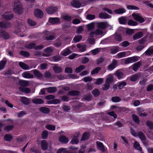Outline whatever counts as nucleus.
<instances>
[{
  "label": "nucleus",
  "mask_w": 153,
  "mask_h": 153,
  "mask_svg": "<svg viewBox=\"0 0 153 153\" xmlns=\"http://www.w3.org/2000/svg\"><path fill=\"white\" fill-rule=\"evenodd\" d=\"M14 4V7L13 8V10L16 13L18 14H21L23 12L22 6L20 1L18 0L15 1Z\"/></svg>",
  "instance_id": "1"
},
{
  "label": "nucleus",
  "mask_w": 153,
  "mask_h": 153,
  "mask_svg": "<svg viewBox=\"0 0 153 153\" xmlns=\"http://www.w3.org/2000/svg\"><path fill=\"white\" fill-rule=\"evenodd\" d=\"M105 33L102 30L98 28L96 29L95 31L90 32L89 35L91 37H93L94 35H100L102 36L104 35Z\"/></svg>",
  "instance_id": "2"
},
{
  "label": "nucleus",
  "mask_w": 153,
  "mask_h": 153,
  "mask_svg": "<svg viewBox=\"0 0 153 153\" xmlns=\"http://www.w3.org/2000/svg\"><path fill=\"white\" fill-rule=\"evenodd\" d=\"M44 33L47 40H53L55 39V35L54 33L46 31H45Z\"/></svg>",
  "instance_id": "3"
},
{
  "label": "nucleus",
  "mask_w": 153,
  "mask_h": 153,
  "mask_svg": "<svg viewBox=\"0 0 153 153\" xmlns=\"http://www.w3.org/2000/svg\"><path fill=\"white\" fill-rule=\"evenodd\" d=\"M132 16L135 20L139 22L140 23H143L145 21L144 18L137 13H133Z\"/></svg>",
  "instance_id": "4"
},
{
  "label": "nucleus",
  "mask_w": 153,
  "mask_h": 153,
  "mask_svg": "<svg viewBox=\"0 0 153 153\" xmlns=\"http://www.w3.org/2000/svg\"><path fill=\"white\" fill-rule=\"evenodd\" d=\"M138 60V57L137 56H134L129 57L125 59V63L126 64H128L131 63H133L137 61Z\"/></svg>",
  "instance_id": "5"
},
{
  "label": "nucleus",
  "mask_w": 153,
  "mask_h": 153,
  "mask_svg": "<svg viewBox=\"0 0 153 153\" xmlns=\"http://www.w3.org/2000/svg\"><path fill=\"white\" fill-rule=\"evenodd\" d=\"M57 9L56 7L51 6L47 8L46 11L48 14H52L56 12L57 11Z\"/></svg>",
  "instance_id": "6"
},
{
  "label": "nucleus",
  "mask_w": 153,
  "mask_h": 153,
  "mask_svg": "<svg viewBox=\"0 0 153 153\" xmlns=\"http://www.w3.org/2000/svg\"><path fill=\"white\" fill-rule=\"evenodd\" d=\"M33 102L36 105H40L43 104L44 102V101L41 99L34 98L32 99Z\"/></svg>",
  "instance_id": "7"
},
{
  "label": "nucleus",
  "mask_w": 153,
  "mask_h": 153,
  "mask_svg": "<svg viewBox=\"0 0 153 153\" xmlns=\"http://www.w3.org/2000/svg\"><path fill=\"white\" fill-rule=\"evenodd\" d=\"M34 15L37 17L41 18L43 15V13L41 10L37 9L34 11Z\"/></svg>",
  "instance_id": "8"
},
{
  "label": "nucleus",
  "mask_w": 153,
  "mask_h": 153,
  "mask_svg": "<svg viewBox=\"0 0 153 153\" xmlns=\"http://www.w3.org/2000/svg\"><path fill=\"white\" fill-rule=\"evenodd\" d=\"M35 76L38 78H42L43 76L42 74L38 70L35 69L32 71Z\"/></svg>",
  "instance_id": "9"
},
{
  "label": "nucleus",
  "mask_w": 153,
  "mask_h": 153,
  "mask_svg": "<svg viewBox=\"0 0 153 153\" xmlns=\"http://www.w3.org/2000/svg\"><path fill=\"white\" fill-rule=\"evenodd\" d=\"M41 146L42 149L45 151L48 149V144L46 140H43L41 141Z\"/></svg>",
  "instance_id": "10"
},
{
  "label": "nucleus",
  "mask_w": 153,
  "mask_h": 153,
  "mask_svg": "<svg viewBox=\"0 0 153 153\" xmlns=\"http://www.w3.org/2000/svg\"><path fill=\"white\" fill-rule=\"evenodd\" d=\"M52 67L53 70L55 73H59L62 71V69L61 67L58 66L56 64L54 65Z\"/></svg>",
  "instance_id": "11"
},
{
  "label": "nucleus",
  "mask_w": 153,
  "mask_h": 153,
  "mask_svg": "<svg viewBox=\"0 0 153 153\" xmlns=\"http://www.w3.org/2000/svg\"><path fill=\"white\" fill-rule=\"evenodd\" d=\"M117 64V61L115 59H114L113 60L112 63L109 65L108 67V69L110 70H112L115 68Z\"/></svg>",
  "instance_id": "12"
},
{
  "label": "nucleus",
  "mask_w": 153,
  "mask_h": 153,
  "mask_svg": "<svg viewBox=\"0 0 153 153\" xmlns=\"http://www.w3.org/2000/svg\"><path fill=\"white\" fill-rule=\"evenodd\" d=\"M22 76L25 78L30 79L34 78L33 75L27 71L24 72L22 74Z\"/></svg>",
  "instance_id": "13"
},
{
  "label": "nucleus",
  "mask_w": 153,
  "mask_h": 153,
  "mask_svg": "<svg viewBox=\"0 0 153 153\" xmlns=\"http://www.w3.org/2000/svg\"><path fill=\"white\" fill-rule=\"evenodd\" d=\"M49 21L51 24H54L59 23L60 22V19L58 18H50Z\"/></svg>",
  "instance_id": "14"
},
{
  "label": "nucleus",
  "mask_w": 153,
  "mask_h": 153,
  "mask_svg": "<svg viewBox=\"0 0 153 153\" xmlns=\"http://www.w3.org/2000/svg\"><path fill=\"white\" fill-rule=\"evenodd\" d=\"M143 36V33L142 32H139L136 33L133 35V39L134 40H136L142 37Z\"/></svg>",
  "instance_id": "15"
},
{
  "label": "nucleus",
  "mask_w": 153,
  "mask_h": 153,
  "mask_svg": "<svg viewBox=\"0 0 153 153\" xmlns=\"http://www.w3.org/2000/svg\"><path fill=\"white\" fill-rule=\"evenodd\" d=\"M11 24L7 22H0V27L3 28H6L10 27Z\"/></svg>",
  "instance_id": "16"
},
{
  "label": "nucleus",
  "mask_w": 153,
  "mask_h": 153,
  "mask_svg": "<svg viewBox=\"0 0 153 153\" xmlns=\"http://www.w3.org/2000/svg\"><path fill=\"white\" fill-rule=\"evenodd\" d=\"M19 83L20 85L23 87L28 86L30 84L29 81L22 80H20Z\"/></svg>",
  "instance_id": "17"
},
{
  "label": "nucleus",
  "mask_w": 153,
  "mask_h": 153,
  "mask_svg": "<svg viewBox=\"0 0 153 153\" xmlns=\"http://www.w3.org/2000/svg\"><path fill=\"white\" fill-rule=\"evenodd\" d=\"M59 141L63 143H66L68 141V139L65 136L61 135L59 138Z\"/></svg>",
  "instance_id": "18"
},
{
  "label": "nucleus",
  "mask_w": 153,
  "mask_h": 153,
  "mask_svg": "<svg viewBox=\"0 0 153 153\" xmlns=\"http://www.w3.org/2000/svg\"><path fill=\"white\" fill-rule=\"evenodd\" d=\"M8 34L5 31H2L0 32V37L3 38L5 39H8L9 38Z\"/></svg>",
  "instance_id": "19"
},
{
  "label": "nucleus",
  "mask_w": 153,
  "mask_h": 153,
  "mask_svg": "<svg viewBox=\"0 0 153 153\" xmlns=\"http://www.w3.org/2000/svg\"><path fill=\"white\" fill-rule=\"evenodd\" d=\"M30 99L27 97H22L20 101L23 104L26 105H28L30 103Z\"/></svg>",
  "instance_id": "20"
},
{
  "label": "nucleus",
  "mask_w": 153,
  "mask_h": 153,
  "mask_svg": "<svg viewBox=\"0 0 153 153\" xmlns=\"http://www.w3.org/2000/svg\"><path fill=\"white\" fill-rule=\"evenodd\" d=\"M71 4L73 7H79L81 5V3L78 1L74 0L71 2Z\"/></svg>",
  "instance_id": "21"
},
{
  "label": "nucleus",
  "mask_w": 153,
  "mask_h": 153,
  "mask_svg": "<svg viewBox=\"0 0 153 153\" xmlns=\"http://www.w3.org/2000/svg\"><path fill=\"white\" fill-rule=\"evenodd\" d=\"M39 110L40 111L45 114H48L50 111V110L49 108L45 107H40L39 108Z\"/></svg>",
  "instance_id": "22"
},
{
  "label": "nucleus",
  "mask_w": 153,
  "mask_h": 153,
  "mask_svg": "<svg viewBox=\"0 0 153 153\" xmlns=\"http://www.w3.org/2000/svg\"><path fill=\"white\" fill-rule=\"evenodd\" d=\"M80 92L76 90H72L69 91L68 92V94L71 96H77L79 95Z\"/></svg>",
  "instance_id": "23"
},
{
  "label": "nucleus",
  "mask_w": 153,
  "mask_h": 153,
  "mask_svg": "<svg viewBox=\"0 0 153 153\" xmlns=\"http://www.w3.org/2000/svg\"><path fill=\"white\" fill-rule=\"evenodd\" d=\"M2 16L6 20L11 19L13 17V15L12 14H8L7 13H5Z\"/></svg>",
  "instance_id": "24"
},
{
  "label": "nucleus",
  "mask_w": 153,
  "mask_h": 153,
  "mask_svg": "<svg viewBox=\"0 0 153 153\" xmlns=\"http://www.w3.org/2000/svg\"><path fill=\"white\" fill-rule=\"evenodd\" d=\"M97 27L100 29H104L106 27V24L104 22L98 23L97 24Z\"/></svg>",
  "instance_id": "25"
},
{
  "label": "nucleus",
  "mask_w": 153,
  "mask_h": 153,
  "mask_svg": "<svg viewBox=\"0 0 153 153\" xmlns=\"http://www.w3.org/2000/svg\"><path fill=\"white\" fill-rule=\"evenodd\" d=\"M77 48L79 49L81 52H83L86 50V45H81L78 44L77 45Z\"/></svg>",
  "instance_id": "26"
},
{
  "label": "nucleus",
  "mask_w": 153,
  "mask_h": 153,
  "mask_svg": "<svg viewBox=\"0 0 153 153\" xmlns=\"http://www.w3.org/2000/svg\"><path fill=\"white\" fill-rule=\"evenodd\" d=\"M106 82L110 84L114 82V78L113 76L111 75H109L108 77L106 79Z\"/></svg>",
  "instance_id": "27"
},
{
  "label": "nucleus",
  "mask_w": 153,
  "mask_h": 153,
  "mask_svg": "<svg viewBox=\"0 0 153 153\" xmlns=\"http://www.w3.org/2000/svg\"><path fill=\"white\" fill-rule=\"evenodd\" d=\"M141 65L140 62H138L134 63L133 66L132 68L133 70L135 71H136L140 67Z\"/></svg>",
  "instance_id": "28"
},
{
  "label": "nucleus",
  "mask_w": 153,
  "mask_h": 153,
  "mask_svg": "<svg viewBox=\"0 0 153 153\" xmlns=\"http://www.w3.org/2000/svg\"><path fill=\"white\" fill-rule=\"evenodd\" d=\"M114 11L116 14H120L125 13L126 11L124 8H122L115 10Z\"/></svg>",
  "instance_id": "29"
},
{
  "label": "nucleus",
  "mask_w": 153,
  "mask_h": 153,
  "mask_svg": "<svg viewBox=\"0 0 153 153\" xmlns=\"http://www.w3.org/2000/svg\"><path fill=\"white\" fill-rule=\"evenodd\" d=\"M96 143L98 148L99 150L102 151V152L105 151L104 145L102 143L97 141Z\"/></svg>",
  "instance_id": "30"
},
{
  "label": "nucleus",
  "mask_w": 153,
  "mask_h": 153,
  "mask_svg": "<svg viewBox=\"0 0 153 153\" xmlns=\"http://www.w3.org/2000/svg\"><path fill=\"white\" fill-rule=\"evenodd\" d=\"M19 89L20 91L27 94L30 93L31 91L30 89L28 88H23L19 87Z\"/></svg>",
  "instance_id": "31"
},
{
  "label": "nucleus",
  "mask_w": 153,
  "mask_h": 153,
  "mask_svg": "<svg viewBox=\"0 0 153 153\" xmlns=\"http://www.w3.org/2000/svg\"><path fill=\"white\" fill-rule=\"evenodd\" d=\"M46 89L48 92L50 93H54L57 91L56 88L55 87L47 88Z\"/></svg>",
  "instance_id": "32"
},
{
  "label": "nucleus",
  "mask_w": 153,
  "mask_h": 153,
  "mask_svg": "<svg viewBox=\"0 0 153 153\" xmlns=\"http://www.w3.org/2000/svg\"><path fill=\"white\" fill-rule=\"evenodd\" d=\"M119 21L120 24H126L127 23V19L126 17L122 16L119 18Z\"/></svg>",
  "instance_id": "33"
},
{
  "label": "nucleus",
  "mask_w": 153,
  "mask_h": 153,
  "mask_svg": "<svg viewBox=\"0 0 153 153\" xmlns=\"http://www.w3.org/2000/svg\"><path fill=\"white\" fill-rule=\"evenodd\" d=\"M99 17L101 19H107L109 18V15L106 13H101L99 14Z\"/></svg>",
  "instance_id": "34"
},
{
  "label": "nucleus",
  "mask_w": 153,
  "mask_h": 153,
  "mask_svg": "<svg viewBox=\"0 0 153 153\" xmlns=\"http://www.w3.org/2000/svg\"><path fill=\"white\" fill-rule=\"evenodd\" d=\"M19 65L23 69L27 70L29 69V66L22 62H20L19 63Z\"/></svg>",
  "instance_id": "35"
},
{
  "label": "nucleus",
  "mask_w": 153,
  "mask_h": 153,
  "mask_svg": "<svg viewBox=\"0 0 153 153\" xmlns=\"http://www.w3.org/2000/svg\"><path fill=\"white\" fill-rule=\"evenodd\" d=\"M89 137L88 133L85 132L83 134L81 139V141H84L88 140Z\"/></svg>",
  "instance_id": "36"
},
{
  "label": "nucleus",
  "mask_w": 153,
  "mask_h": 153,
  "mask_svg": "<svg viewBox=\"0 0 153 153\" xmlns=\"http://www.w3.org/2000/svg\"><path fill=\"white\" fill-rule=\"evenodd\" d=\"M120 48L118 46H114L113 47L110 49V51L112 54L116 53H117L119 50Z\"/></svg>",
  "instance_id": "37"
},
{
  "label": "nucleus",
  "mask_w": 153,
  "mask_h": 153,
  "mask_svg": "<svg viewBox=\"0 0 153 153\" xmlns=\"http://www.w3.org/2000/svg\"><path fill=\"white\" fill-rule=\"evenodd\" d=\"M147 56H150L153 54V49L149 48L144 53Z\"/></svg>",
  "instance_id": "38"
},
{
  "label": "nucleus",
  "mask_w": 153,
  "mask_h": 153,
  "mask_svg": "<svg viewBox=\"0 0 153 153\" xmlns=\"http://www.w3.org/2000/svg\"><path fill=\"white\" fill-rule=\"evenodd\" d=\"M13 138L11 134H6L4 136V139L8 141H11Z\"/></svg>",
  "instance_id": "39"
},
{
  "label": "nucleus",
  "mask_w": 153,
  "mask_h": 153,
  "mask_svg": "<svg viewBox=\"0 0 153 153\" xmlns=\"http://www.w3.org/2000/svg\"><path fill=\"white\" fill-rule=\"evenodd\" d=\"M132 118L134 122L136 123L139 124L140 123V120L139 117L136 115L134 114L132 115Z\"/></svg>",
  "instance_id": "40"
},
{
  "label": "nucleus",
  "mask_w": 153,
  "mask_h": 153,
  "mask_svg": "<svg viewBox=\"0 0 153 153\" xmlns=\"http://www.w3.org/2000/svg\"><path fill=\"white\" fill-rule=\"evenodd\" d=\"M82 37L80 35H75L73 39V40L75 42H79L82 39Z\"/></svg>",
  "instance_id": "41"
},
{
  "label": "nucleus",
  "mask_w": 153,
  "mask_h": 153,
  "mask_svg": "<svg viewBox=\"0 0 153 153\" xmlns=\"http://www.w3.org/2000/svg\"><path fill=\"white\" fill-rule=\"evenodd\" d=\"M87 30L88 31H90L94 28V23H91L87 25Z\"/></svg>",
  "instance_id": "42"
},
{
  "label": "nucleus",
  "mask_w": 153,
  "mask_h": 153,
  "mask_svg": "<svg viewBox=\"0 0 153 153\" xmlns=\"http://www.w3.org/2000/svg\"><path fill=\"white\" fill-rule=\"evenodd\" d=\"M92 96L91 94L85 95L83 96V98L86 100L90 101L91 100Z\"/></svg>",
  "instance_id": "43"
},
{
  "label": "nucleus",
  "mask_w": 153,
  "mask_h": 153,
  "mask_svg": "<svg viewBox=\"0 0 153 153\" xmlns=\"http://www.w3.org/2000/svg\"><path fill=\"white\" fill-rule=\"evenodd\" d=\"M142 140L145 141L146 140V137L145 134L142 132L140 131L137 135Z\"/></svg>",
  "instance_id": "44"
},
{
  "label": "nucleus",
  "mask_w": 153,
  "mask_h": 153,
  "mask_svg": "<svg viewBox=\"0 0 153 153\" xmlns=\"http://www.w3.org/2000/svg\"><path fill=\"white\" fill-rule=\"evenodd\" d=\"M46 128L50 131H54L56 127L55 125L48 124L46 125Z\"/></svg>",
  "instance_id": "45"
},
{
  "label": "nucleus",
  "mask_w": 153,
  "mask_h": 153,
  "mask_svg": "<svg viewBox=\"0 0 153 153\" xmlns=\"http://www.w3.org/2000/svg\"><path fill=\"white\" fill-rule=\"evenodd\" d=\"M115 75L119 79L122 78L123 76V73L119 70H118L116 72Z\"/></svg>",
  "instance_id": "46"
},
{
  "label": "nucleus",
  "mask_w": 153,
  "mask_h": 153,
  "mask_svg": "<svg viewBox=\"0 0 153 153\" xmlns=\"http://www.w3.org/2000/svg\"><path fill=\"white\" fill-rule=\"evenodd\" d=\"M101 68L100 67H97L95 69H93L91 72V75H94L97 74L99 71L101 69Z\"/></svg>",
  "instance_id": "47"
},
{
  "label": "nucleus",
  "mask_w": 153,
  "mask_h": 153,
  "mask_svg": "<svg viewBox=\"0 0 153 153\" xmlns=\"http://www.w3.org/2000/svg\"><path fill=\"white\" fill-rule=\"evenodd\" d=\"M92 93L95 97H97L99 95L100 92L98 89H95L92 91Z\"/></svg>",
  "instance_id": "48"
},
{
  "label": "nucleus",
  "mask_w": 153,
  "mask_h": 153,
  "mask_svg": "<svg viewBox=\"0 0 153 153\" xmlns=\"http://www.w3.org/2000/svg\"><path fill=\"white\" fill-rule=\"evenodd\" d=\"M85 69V66L83 65H81L78 67L76 68L75 70V71L76 73H79L83 70Z\"/></svg>",
  "instance_id": "49"
},
{
  "label": "nucleus",
  "mask_w": 153,
  "mask_h": 153,
  "mask_svg": "<svg viewBox=\"0 0 153 153\" xmlns=\"http://www.w3.org/2000/svg\"><path fill=\"white\" fill-rule=\"evenodd\" d=\"M114 39L119 42H121L122 41V38L120 35L117 34H114Z\"/></svg>",
  "instance_id": "50"
},
{
  "label": "nucleus",
  "mask_w": 153,
  "mask_h": 153,
  "mask_svg": "<svg viewBox=\"0 0 153 153\" xmlns=\"http://www.w3.org/2000/svg\"><path fill=\"white\" fill-rule=\"evenodd\" d=\"M48 132L47 130L43 131L42 133V137L43 139H46L48 138Z\"/></svg>",
  "instance_id": "51"
},
{
  "label": "nucleus",
  "mask_w": 153,
  "mask_h": 153,
  "mask_svg": "<svg viewBox=\"0 0 153 153\" xmlns=\"http://www.w3.org/2000/svg\"><path fill=\"white\" fill-rule=\"evenodd\" d=\"M121 100V98L117 96L114 97H112L111 100L114 102H120Z\"/></svg>",
  "instance_id": "52"
},
{
  "label": "nucleus",
  "mask_w": 153,
  "mask_h": 153,
  "mask_svg": "<svg viewBox=\"0 0 153 153\" xmlns=\"http://www.w3.org/2000/svg\"><path fill=\"white\" fill-rule=\"evenodd\" d=\"M139 75L137 74L132 76L130 78V80L131 81L135 82L139 78Z\"/></svg>",
  "instance_id": "53"
},
{
  "label": "nucleus",
  "mask_w": 153,
  "mask_h": 153,
  "mask_svg": "<svg viewBox=\"0 0 153 153\" xmlns=\"http://www.w3.org/2000/svg\"><path fill=\"white\" fill-rule=\"evenodd\" d=\"M19 53L23 56L26 57H29L30 56V54L28 52L23 51H21Z\"/></svg>",
  "instance_id": "54"
},
{
  "label": "nucleus",
  "mask_w": 153,
  "mask_h": 153,
  "mask_svg": "<svg viewBox=\"0 0 153 153\" xmlns=\"http://www.w3.org/2000/svg\"><path fill=\"white\" fill-rule=\"evenodd\" d=\"M36 45V44L35 43H32L29 44L28 45H26L25 47L29 49H32L33 48H35V46Z\"/></svg>",
  "instance_id": "55"
},
{
  "label": "nucleus",
  "mask_w": 153,
  "mask_h": 153,
  "mask_svg": "<svg viewBox=\"0 0 153 153\" xmlns=\"http://www.w3.org/2000/svg\"><path fill=\"white\" fill-rule=\"evenodd\" d=\"M79 140L75 136L73 137V138L71 141V143L73 144H77Z\"/></svg>",
  "instance_id": "56"
},
{
  "label": "nucleus",
  "mask_w": 153,
  "mask_h": 153,
  "mask_svg": "<svg viewBox=\"0 0 153 153\" xmlns=\"http://www.w3.org/2000/svg\"><path fill=\"white\" fill-rule=\"evenodd\" d=\"M69 152L67 151L66 149L61 148L59 149L57 152V153H69Z\"/></svg>",
  "instance_id": "57"
},
{
  "label": "nucleus",
  "mask_w": 153,
  "mask_h": 153,
  "mask_svg": "<svg viewBox=\"0 0 153 153\" xmlns=\"http://www.w3.org/2000/svg\"><path fill=\"white\" fill-rule=\"evenodd\" d=\"M71 53V51L68 48H67L62 53V55L64 56H66L69 54Z\"/></svg>",
  "instance_id": "58"
},
{
  "label": "nucleus",
  "mask_w": 153,
  "mask_h": 153,
  "mask_svg": "<svg viewBox=\"0 0 153 153\" xmlns=\"http://www.w3.org/2000/svg\"><path fill=\"white\" fill-rule=\"evenodd\" d=\"M127 8L129 10H138L139 9V8L138 7L134 5H127Z\"/></svg>",
  "instance_id": "59"
},
{
  "label": "nucleus",
  "mask_w": 153,
  "mask_h": 153,
  "mask_svg": "<svg viewBox=\"0 0 153 153\" xmlns=\"http://www.w3.org/2000/svg\"><path fill=\"white\" fill-rule=\"evenodd\" d=\"M28 24L31 26H33L36 25V23L30 19H28L27 20Z\"/></svg>",
  "instance_id": "60"
},
{
  "label": "nucleus",
  "mask_w": 153,
  "mask_h": 153,
  "mask_svg": "<svg viewBox=\"0 0 153 153\" xmlns=\"http://www.w3.org/2000/svg\"><path fill=\"white\" fill-rule=\"evenodd\" d=\"M110 86V84L106 82L103 85V87L102 88V90L105 91L107 90L109 88Z\"/></svg>",
  "instance_id": "61"
},
{
  "label": "nucleus",
  "mask_w": 153,
  "mask_h": 153,
  "mask_svg": "<svg viewBox=\"0 0 153 153\" xmlns=\"http://www.w3.org/2000/svg\"><path fill=\"white\" fill-rule=\"evenodd\" d=\"M126 83L124 81H122L120 82L118 85V87L119 89H121L126 85Z\"/></svg>",
  "instance_id": "62"
},
{
  "label": "nucleus",
  "mask_w": 153,
  "mask_h": 153,
  "mask_svg": "<svg viewBox=\"0 0 153 153\" xmlns=\"http://www.w3.org/2000/svg\"><path fill=\"white\" fill-rule=\"evenodd\" d=\"M100 48H97L91 50V52L92 54L95 55L99 53L100 51Z\"/></svg>",
  "instance_id": "63"
},
{
  "label": "nucleus",
  "mask_w": 153,
  "mask_h": 153,
  "mask_svg": "<svg viewBox=\"0 0 153 153\" xmlns=\"http://www.w3.org/2000/svg\"><path fill=\"white\" fill-rule=\"evenodd\" d=\"M146 125L150 129H153V123L150 121H147L146 122Z\"/></svg>",
  "instance_id": "64"
}]
</instances>
